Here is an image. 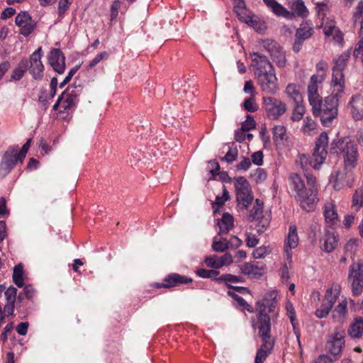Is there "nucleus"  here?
I'll return each instance as SVG.
<instances>
[{
    "label": "nucleus",
    "mask_w": 363,
    "mask_h": 363,
    "mask_svg": "<svg viewBox=\"0 0 363 363\" xmlns=\"http://www.w3.org/2000/svg\"><path fill=\"white\" fill-rule=\"evenodd\" d=\"M328 144V136L323 132L317 139L313 152L311 156L301 155L299 156L296 163L299 164L306 174H309L307 171L310 167L315 169H319L320 166L325 162L328 155L327 147Z\"/></svg>",
    "instance_id": "nucleus-1"
},
{
    "label": "nucleus",
    "mask_w": 363,
    "mask_h": 363,
    "mask_svg": "<svg viewBox=\"0 0 363 363\" xmlns=\"http://www.w3.org/2000/svg\"><path fill=\"white\" fill-rule=\"evenodd\" d=\"M330 148L333 153L342 158L345 172H350L355 168L359 157L357 145L350 138L333 140Z\"/></svg>",
    "instance_id": "nucleus-2"
},
{
    "label": "nucleus",
    "mask_w": 363,
    "mask_h": 363,
    "mask_svg": "<svg viewBox=\"0 0 363 363\" xmlns=\"http://www.w3.org/2000/svg\"><path fill=\"white\" fill-rule=\"evenodd\" d=\"M343 92H339L338 89L334 87L332 94L325 97L324 102L318 101L316 109L312 108L314 116L320 117L324 126L328 127L338 113L339 99Z\"/></svg>",
    "instance_id": "nucleus-3"
},
{
    "label": "nucleus",
    "mask_w": 363,
    "mask_h": 363,
    "mask_svg": "<svg viewBox=\"0 0 363 363\" xmlns=\"http://www.w3.org/2000/svg\"><path fill=\"white\" fill-rule=\"evenodd\" d=\"M308 189L296 194L295 199L301 208L306 211H312L318 201V189L315 187L316 179L312 174H306Z\"/></svg>",
    "instance_id": "nucleus-4"
},
{
    "label": "nucleus",
    "mask_w": 363,
    "mask_h": 363,
    "mask_svg": "<svg viewBox=\"0 0 363 363\" xmlns=\"http://www.w3.org/2000/svg\"><path fill=\"white\" fill-rule=\"evenodd\" d=\"M258 329V334L262 338V344L261 347L257 350L255 363H262L272 352L274 348V340L270 335L271 327L268 325V318L263 316L260 318V326H256Z\"/></svg>",
    "instance_id": "nucleus-5"
},
{
    "label": "nucleus",
    "mask_w": 363,
    "mask_h": 363,
    "mask_svg": "<svg viewBox=\"0 0 363 363\" xmlns=\"http://www.w3.org/2000/svg\"><path fill=\"white\" fill-rule=\"evenodd\" d=\"M277 291H270L267 292L262 301L256 303L257 311V320L255 321L252 320V327L260 326V318L265 316L268 318V325L271 327L270 318L266 312V309L268 308V312L272 313L276 307L277 302Z\"/></svg>",
    "instance_id": "nucleus-6"
},
{
    "label": "nucleus",
    "mask_w": 363,
    "mask_h": 363,
    "mask_svg": "<svg viewBox=\"0 0 363 363\" xmlns=\"http://www.w3.org/2000/svg\"><path fill=\"white\" fill-rule=\"evenodd\" d=\"M350 54L346 52L340 55L337 59L335 60L333 68V79L332 84L333 87L338 89L339 92H343L345 88V80L343 75V70L346 67V63L350 58Z\"/></svg>",
    "instance_id": "nucleus-7"
},
{
    "label": "nucleus",
    "mask_w": 363,
    "mask_h": 363,
    "mask_svg": "<svg viewBox=\"0 0 363 363\" xmlns=\"http://www.w3.org/2000/svg\"><path fill=\"white\" fill-rule=\"evenodd\" d=\"M262 101L263 107L270 119L277 120L286 111V105L279 99L272 96H264Z\"/></svg>",
    "instance_id": "nucleus-8"
},
{
    "label": "nucleus",
    "mask_w": 363,
    "mask_h": 363,
    "mask_svg": "<svg viewBox=\"0 0 363 363\" xmlns=\"http://www.w3.org/2000/svg\"><path fill=\"white\" fill-rule=\"evenodd\" d=\"M348 278L352 282L353 295L359 296L363 289V265L360 262L350 267Z\"/></svg>",
    "instance_id": "nucleus-9"
},
{
    "label": "nucleus",
    "mask_w": 363,
    "mask_h": 363,
    "mask_svg": "<svg viewBox=\"0 0 363 363\" xmlns=\"http://www.w3.org/2000/svg\"><path fill=\"white\" fill-rule=\"evenodd\" d=\"M345 330L341 328H336L333 335L326 343L328 352L334 357L340 354L345 345Z\"/></svg>",
    "instance_id": "nucleus-10"
},
{
    "label": "nucleus",
    "mask_w": 363,
    "mask_h": 363,
    "mask_svg": "<svg viewBox=\"0 0 363 363\" xmlns=\"http://www.w3.org/2000/svg\"><path fill=\"white\" fill-rule=\"evenodd\" d=\"M261 90L266 94H274L279 90L275 71L261 74L256 77Z\"/></svg>",
    "instance_id": "nucleus-11"
},
{
    "label": "nucleus",
    "mask_w": 363,
    "mask_h": 363,
    "mask_svg": "<svg viewBox=\"0 0 363 363\" xmlns=\"http://www.w3.org/2000/svg\"><path fill=\"white\" fill-rule=\"evenodd\" d=\"M263 47L269 53L272 59L278 67H284L285 66V53L276 41L269 39L265 40L263 41Z\"/></svg>",
    "instance_id": "nucleus-12"
},
{
    "label": "nucleus",
    "mask_w": 363,
    "mask_h": 363,
    "mask_svg": "<svg viewBox=\"0 0 363 363\" xmlns=\"http://www.w3.org/2000/svg\"><path fill=\"white\" fill-rule=\"evenodd\" d=\"M250 56L252 57V67L254 68L256 77L261 74H267L274 71L272 63L265 55L254 52L250 54Z\"/></svg>",
    "instance_id": "nucleus-13"
},
{
    "label": "nucleus",
    "mask_w": 363,
    "mask_h": 363,
    "mask_svg": "<svg viewBox=\"0 0 363 363\" xmlns=\"http://www.w3.org/2000/svg\"><path fill=\"white\" fill-rule=\"evenodd\" d=\"M325 79V74H313L311 77L308 86V97L310 105L312 108L316 109L317 103L321 101V97L318 94V84H321Z\"/></svg>",
    "instance_id": "nucleus-14"
},
{
    "label": "nucleus",
    "mask_w": 363,
    "mask_h": 363,
    "mask_svg": "<svg viewBox=\"0 0 363 363\" xmlns=\"http://www.w3.org/2000/svg\"><path fill=\"white\" fill-rule=\"evenodd\" d=\"M42 48L39 47L29 58L30 66L29 72L33 78L36 80H40L43 77L44 65L41 61Z\"/></svg>",
    "instance_id": "nucleus-15"
},
{
    "label": "nucleus",
    "mask_w": 363,
    "mask_h": 363,
    "mask_svg": "<svg viewBox=\"0 0 363 363\" xmlns=\"http://www.w3.org/2000/svg\"><path fill=\"white\" fill-rule=\"evenodd\" d=\"M79 90L76 88L72 90L67 89L59 97H62L60 113L68 112L74 108L79 101Z\"/></svg>",
    "instance_id": "nucleus-16"
},
{
    "label": "nucleus",
    "mask_w": 363,
    "mask_h": 363,
    "mask_svg": "<svg viewBox=\"0 0 363 363\" xmlns=\"http://www.w3.org/2000/svg\"><path fill=\"white\" fill-rule=\"evenodd\" d=\"M49 64L58 74H62L65 69V57L61 50L52 48L48 57Z\"/></svg>",
    "instance_id": "nucleus-17"
},
{
    "label": "nucleus",
    "mask_w": 363,
    "mask_h": 363,
    "mask_svg": "<svg viewBox=\"0 0 363 363\" xmlns=\"http://www.w3.org/2000/svg\"><path fill=\"white\" fill-rule=\"evenodd\" d=\"M312 27L308 24H301L296 32L293 50L295 52H298L301 49L303 42L308 39L312 35Z\"/></svg>",
    "instance_id": "nucleus-18"
},
{
    "label": "nucleus",
    "mask_w": 363,
    "mask_h": 363,
    "mask_svg": "<svg viewBox=\"0 0 363 363\" xmlns=\"http://www.w3.org/2000/svg\"><path fill=\"white\" fill-rule=\"evenodd\" d=\"M193 281L191 278L182 276L177 273L169 274L162 284H157L158 288H171L179 286L180 284H187Z\"/></svg>",
    "instance_id": "nucleus-19"
},
{
    "label": "nucleus",
    "mask_w": 363,
    "mask_h": 363,
    "mask_svg": "<svg viewBox=\"0 0 363 363\" xmlns=\"http://www.w3.org/2000/svg\"><path fill=\"white\" fill-rule=\"evenodd\" d=\"M31 18L26 12L19 13L15 19L16 24L20 28V33L28 36L33 30L34 26L31 23Z\"/></svg>",
    "instance_id": "nucleus-20"
},
{
    "label": "nucleus",
    "mask_w": 363,
    "mask_h": 363,
    "mask_svg": "<svg viewBox=\"0 0 363 363\" xmlns=\"http://www.w3.org/2000/svg\"><path fill=\"white\" fill-rule=\"evenodd\" d=\"M298 243V237L297 234V230L295 225H290L288 237L285 242V253L287 259L291 262L292 258L291 249H294L297 247Z\"/></svg>",
    "instance_id": "nucleus-21"
},
{
    "label": "nucleus",
    "mask_w": 363,
    "mask_h": 363,
    "mask_svg": "<svg viewBox=\"0 0 363 363\" xmlns=\"http://www.w3.org/2000/svg\"><path fill=\"white\" fill-rule=\"evenodd\" d=\"M320 242L323 251L331 252L337 245V238L334 232L325 229Z\"/></svg>",
    "instance_id": "nucleus-22"
},
{
    "label": "nucleus",
    "mask_w": 363,
    "mask_h": 363,
    "mask_svg": "<svg viewBox=\"0 0 363 363\" xmlns=\"http://www.w3.org/2000/svg\"><path fill=\"white\" fill-rule=\"evenodd\" d=\"M289 6L291 19L296 16L306 18L308 16V10L303 0H290L289 1Z\"/></svg>",
    "instance_id": "nucleus-23"
},
{
    "label": "nucleus",
    "mask_w": 363,
    "mask_h": 363,
    "mask_svg": "<svg viewBox=\"0 0 363 363\" xmlns=\"http://www.w3.org/2000/svg\"><path fill=\"white\" fill-rule=\"evenodd\" d=\"M323 214L325 222L330 226L335 225L338 221V215L336 206L333 201H328L325 203L323 206Z\"/></svg>",
    "instance_id": "nucleus-24"
},
{
    "label": "nucleus",
    "mask_w": 363,
    "mask_h": 363,
    "mask_svg": "<svg viewBox=\"0 0 363 363\" xmlns=\"http://www.w3.org/2000/svg\"><path fill=\"white\" fill-rule=\"evenodd\" d=\"M263 1L275 15L284 17L286 19H291V15L289 13V11L276 0H263Z\"/></svg>",
    "instance_id": "nucleus-25"
},
{
    "label": "nucleus",
    "mask_w": 363,
    "mask_h": 363,
    "mask_svg": "<svg viewBox=\"0 0 363 363\" xmlns=\"http://www.w3.org/2000/svg\"><path fill=\"white\" fill-rule=\"evenodd\" d=\"M264 269L263 265H260L259 262H246L240 266V270L242 274L247 275H253L255 277L262 274L261 270Z\"/></svg>",
    "instance_id": "nucleus-26"
},
{
    "label": "nucleus",
    "mask_w": 363,
    "mask_h": 363,
    "mask_svg": "<svg viewBox=\"0 0 363 363\" xmlns=\"http://www.w3.org/2000/svg\"><path fill=\"white\" fill-rule=\"evenodd\" d=\"M1 161L13 169L17 162H20V158L17 155V147H9L4 154Z\"/></svg>",
    "instance_id": "nucleus-27"
},
{
    "label": "nucleus",
    "mask_w": 363,
    "mask_h": 363,
    "mask_svg": "<svg viewBox=\"0 0 363 363\" xmlns=\"http://www.w3.org/2000/svg\"><path fill=\"white\" fill-rule=\"evenodd\" d=\"M218 225L219 227L218 234H227L233 227V217L228 213L223 214L220 220H218Z\"/></svg>",
    "instance_id": "nucleus-28"
},
{
    "label": "nucleus",
    "mask_w": 363,
    "mask_h": 363,
    "mask_svg": "<svg viewBox=\"0 0 363 363\" xmlns=\"http://www.w3.org/2000/svg\"><path fill=\"white\" fill-rule=\"evenodd\" d=\"M347 333L352 338L361 337L363 335V318H356L350 325Z\"/></svg>",
    "instance_id": "nucleus-29"
},
{
    "label": "nucleus",
    "mask_w": 363,
    "mask_h": 363,
    "mask_svg": "<svg viewBox=\"0 0 363 363\" xmlns=\"http://www.w3.org/2000/svg\"><path fill=\"white\" fill-rule=\"evenodd\" d=\"M28 61L26 59H23L18 63V67L15 68L11 74L9 82L18 81L23 78L26 70L28 68Z\"/></svg>",
    "instance_id": "nucleus-30"
},
{
    "label": "nucleus",
    "mask_w": 363,
    "mask_h": 363,
    "mask_svg": "<svg viewBox=\"0 0 363 363\" xmlns=\"http://www.w3.org/2000/svg\"><path fill=\"white\" fill-rule=\"evenodd\" d=\"M285 93L287 96L294 101V104L303 102V97L299 91L298 87L295 84H289L287 85Z\"/></svg>",
    "instance_id": "nucleus-31"
},
{
    "label": "nucleus",
    "mask_w": 363,
    "mask_h": 363,
    "mask_svg": "<svg viewBox=\"0 0 363 363\" xmlns=\"http://www.w3.org/2000/svg\"><path fill=\"white\" fill-rule=\"evenodd\" d=\"M236 199L238 206L243 209H246L253 201V196L251 191L241 192L236 194Z\"/></svg>",
    "instance_id": "nucleus-32"
},
{
    "label": "nucleus",
    "mask_w": 363,
    "mask_h": 363,
    "mask_svg": "<svg viewBox=\"0 0 363 363\" xmlns=\"http://www.w3.org/2000/svg\"><path fill=\"white\" fill-rule=\"evenodd\" d=\"M347 314V303L346 301H342L335 308L333 311V318L338 322L343 320Z\"/></svg>",
    "instance_id": "nucleus-33"
},
{
    "label": "nucleus",
    "mask_w": 363,
    "mask_h": 363,
    "mask_svg": "<svg viewBox=\"0 0 363 363\" xmlns=\"http://www.w3.org/2000/svg\"><path fill=\"white\" fill-rule=\"evenodd\" d=\"M360 96L359 95L353 96L350 102V112L352 118L356 121H359L363 118V111L355 106V103L359 101Z\"/></svg>",
    "instance_id": "nucleus-34"
},
{
    "label": "nucleus",
    "mask_w": 363,
    "mask_h": 363,
    "mask_svg": "<svg viewBox=\"0 0 363 363\" xmlns=\"http://www.w3.org/2000/svg\"><path fill=\"white\" fill-rule=\"evenodd\" d=\"M289 180L291 182V188L296 192V194H298L306 189L303 181L298 174L295 173L291 174L289 177Z\"/></svg>",
    "instance_id": "nucleus-35"
},
{
    "label": "nucleus",
    "mask_w": 363,
    "mask_h": 363,
    "mask_svg": "<svg viewBox=\"0 0 363 363\" xmlns=\"http://www.w3.org/2000/svg\"><path fill=\"white\" fill-rule=\"evenodd\" d=\"M340 294L339 288H335V290L333 288L328 289L325 294V298L323 300V303L327 304V306L333 308L334 303L336 302L337 297Z\"/></svg>",
    "instance_id": "nucleus-36"
},
{
    "label": "nucleus",
    "mask_w": 363,
    "mask_h": 363,
    "mask_svg": "<svg viewBox=\"0 0 363 363\" xmlns=\"http://www.w3.org/2000/svg\"><path fill=\"white\" fill-rule=\"evenodd\" d=\"M23 274V266L20 263L14 267L12 277L13 282L18 287H22L24 285Z\"/></svg>",
    "instance_id": "nucleus-37"
},
{
    "label": "nucleus",
    "mask_w": 363,
    "mask_h": 363,
    "mask_svg": "<svg viewBox=\"0 0 363 363\" xmlns=\"http://www.w3.org/2000/svg\"><path fill=\"white\" fill-rule=\"evenodd\" d=\"M234 185L236 194L241 192H247L251 191L250 184L244 177H238L235 178Z\"/></svg>",
    "instance_id": "nucleus-38"
},
{
    "label": "nucleus",
    "mask_w": 363,
    "mask_h": 363,
    "mask_svg": "<svg viewBox=\"0 0 363 363\" xmlns=\"http://www.w3.org/2000/svg\"><path fill=\"white\" fill-rule=\"evenodd\" d=\"M363 206V187L355 191L352 196V208L359 211Z\"/></svg>",
    "instance_id": "nucleus-39"
},
{
    "label": "nucleus",
    "mask_w": 363,
    "mask_h": 363,
    "mask_svg": "<svg viewBox=\"0 0 363 363\" xmlns=\"http://www.w3.org/2000/svg\"><path fill=\"white\" fill-rule=\"evenodd\" d=\"M263 203L256 199L255 203L250 211L249 218L252 220H258L262 217Z\"/></svg>",
    "instance_id": "nucleus-40"
},
{
    "label": "nucleus",
    "mask_w": 363,
    "mask_h": 363,
    "mask_svg": "<svg viewBox=\"0 0 363 363\" xmlns=\"http://www.w3.org/2000/svg\"><path fill=\"white\" fill-rule=\"evenodd\" d=\"M228 150L225 155L221 159L222 161H225L228 164L233 163L236 160L238 156V150L237 146L233 143L231 145H228Z\"/></svg>",
    "instance_id": "nucleus-41"
},
{
    "label": "nucleus",
    "mask_w": 363,
    "mask_h": 363,
    "mask_svg": "<svg viewBox=\"0 0 363 363\" xmlns=\"http://www.w3.org/2000/svg\"><path fill=\"white\" fill-rule=\"evenodd\" d=\"M305 113V106L303 105V102L295 104L291 119L293 121H299L303 118Z\"/></svg>",
    "instance_id": "nucleus-42"
},
{
    "label": "nucleus",
    "mask_w": 363,
    "mask_h": 363,
    "mask_svg": "<svg viewBox=\"0 0 363 363\" xmlns=\"http://www.w3.org/2000/svg\"><path fill=\"white\" fill-rule=\"evenodd\" d=\"M316 128L315 122L310 117H306L303 119V125L302 127V130L304 133L311 135Z\"/></svg>",
    "instance_id": "nucleus-43"
},
{
    "label": "nucleus",
    "mask_w": 363,
    "mask_h": 363,
    "mask_svg": "<svg viewBox=\"0 0 363 363\" xmlns=\"http://www.w3.org/2000/svg\"><path fill=\"white\" fill-rule=\"evenodd\" d=\"M212 248L215 252H223L228 249V240L221 238L220 240H214L212 244Z\"/></svg>",
    "instance_id": "nucleus-44"
},
{
    "label": "nucleus",
    "mask_w": 363,
    "mask_h": 363,
    "mask_svg": "<svg viewBox=\"0 0 363 363\" xmlns=\"http://www.w3.org/2000/svg\"><path fill=\"white\" fill-rule=\"evenodd\" d=\"M215 281L218 283H220V282L238 283V282L242 281V278L238 276H235V275H233V274H223L220 277H218L217 279H215Z\"/></svg>",
    "instance_id": "nucleus-45"
},
{
    "label": "nucleus",
    "mask_w": 363,
    "mask_h": 363,
    "mask_svg": "<svg viewBox=\"0 0 363 363\" xmlns=\"http://www.w3.org/2000/svg\"><path fill=\"white\" fill-rule=\"evenodd\" d=\"M286 137V129L282 125H275L273 128V139L274 141H282Z\"/></svg>",
    "instance_id": "nucleus-46"
},
{
    "label": "nucleus",
    "mask_w": 363,
    "mask_h": 363,
    "mask_svg": "<svg viewBox=\"0 0 363 363\" xmlns=\"http://www.w3.org/2000/svg\"><path fill=\"white\" fill-rule=\"evenodd\" d=\"M196 274L201 278H211L215 279L219 274V272L215 269H206L202 268L196 271Z\"/></svg>",
    "instance_id": "nucleus-47"
},
{
    "label": "nucleus",
    "mask_w": 363,
    "mask_h": 363,
    "mask_svg": "<svg viewBox=\"0 0 363 363\" xmlns=\"http://www.w3.org/2000/svg\"><path fill=\"white\" fill-rule=\"evenodd\" d=\"M244 108L248 112H255L258 110V105L255 101V96L246 99L243 103Z\"/></svg>",
    "instance_id": "nucleus-48"
},
{
    "label": "nucleus",
    "mask_w": 363,
    "mask_h": 363,
    "mask_svg": "<svg viewBox=\"0 0 363 363\" xmlns=\"http://www.w3.org/2000/svg\"><path fill=\"white\" fill-rule=\"evenodd\" d=\"M267 172L264 169L257 168L256 170L251 174V177L257 183H262L267 179Z\"/></svg>",
    "instance_id": "nucleus-49"
},
{
    "label": "nucleus",
    "mask_w": 363,
    "mask_h": 363,
    "mask_svg": "<svg viewBox=\"0 0 363 363\" xmlns=\"http://www.w3.org/2000/svg\"><path fill=\"white\" fill-rule=\"evenodd\" d=\"M256 123L251 116L248 115L247 116V119L242 123L240 130H242L244 131H249L250 130H252L255 128Z\"/></svg>",
    "instance_id": "nucleus-50"
},
{
    "label": "nucleus",
    "mask_w": 363,
    "mask_h": 363,
    "mask_svg": "<svg viewBox=\"0 0 363 363\" xmlns=\"http://www.w3.org/2000/svg\"><path fill=\"white\" fill-rule=\"evenodd\" d=\"M31 139H29L21 147V150L18 151V146H14L13 147H17V155L18 158H20V162L22 163L28 151V149L30 146Z\"/></svg>",
    "instance_id": "nucleus-51"
},
{
    "label": "nucleus",
    "mask_w": 363,
    "mask_h": 363,
    "mask_svg": "<svg viewBox=\"0 0 363 363\" xmlns=\"http://www.w3.org/2000/svg\"><path fill=\"white\" fill-rule=\"evenodd\" d=\"M219 257L216 255L210 256L206 258L205 263L206 265L213 269H220Z\"/></svg>",
    "instance_id": "nucleus-52"
},
{
    "label": "nucleus",
    "mask_w": 363,
    "mask_h": 363,
    "mask_svg": "<svg viewBox=\"0 0 363 363\" xmlns=\"http://www.w3.org/2000/svg\"><path fill=\"white\" fill-rule=\"evenodd\" d=\"M72 3V0H60L58 3V14L62 17L65 12L68 10L69 5Z\"/></svg>",
    "instance_id": "nucleus-53"
},
{
    "label": "nucleus",
    "mask_w": 363,
    "mask_h": 363,
    "mask_svg": "<svg viewBox=\"0 0 363 363\" xmlns=\"http://www.w3.org/2000/svg\"><path fill=\"white\" fill-rule=\"evenodd\" d=\"M7 302H15L17 295V289L14 286H9L4 292Z\"/></svg>",
    "instance_id": "nucleus-54"
},
{
    "label": "nucleus",
    "mask_w": 363,
    "mask_h": 363,
    "mask_svg": "<svg viewBox=\"0 0 363 363\" xmlns=\"http://www.w3.org/2000/svg\"><path fill=\"white\" fill-rule=\"evenodd\" d=\"M332 308L323 302L321 306L315 311V315L319 318L326 317Z\"/></svg>",
    "instance_id": "nucleus-55"
},
{
    "label": "nucleus",
    "mask_w": 363,
    "mask_h": 363,
    "mask_svg": "<svg viewBox=\"0 0 363 363\" xmlns=\"http://www.w3.org/2000/svg\"><path fill=\"white\" fill-rule=\"evenodd\" d=\"M269 250L266 247H259L253 251L252 255L255 259L264 258L269 253Z\"/></svg>",
    "instance_id": "nucleus-56"
},
{
    "label": "nucleus",
    "mask_w": 363,
    "mask_h": 363,
    "mask_svg": "<svg viewBox=\"0 0 363 363\" xmlns=\"http://www.w3.org/2000/svg\"><path fill=\"white\" fill-rule=\"evenodd\" d=\"M108 52L106 51L99 53L89 63L88 67L91 68L99 64L102 60L108 58Z\"/></svg>",
    "instance_id": "nucleus-57"
},
{
    "label": "nucleus",
    "mask_w": 363,
    "mask_h": 363,
    "mask_svg": "<svg viewBox=\"0 0 363 363\" xmlns=\"http://www.w3.org/2000/svg\"><path fill=\"white\" fill-rule=\"evenodd\" d=\"M251 161L248 157H243L242 160L236 164V169L240 171H247L251 166Z\"/></svg>",
    "instance_id": "nucleus-58"
},
{
    "label": "nucleus",
    "mask_w": 363,
    "mask_h": 363,
    "mask_svg": "<svg viewBox=\"0 0 363 363\" xmlns=\"http://www.w3.org/2000/svg\"><path fill=\"white\" fill-rule=\"evenodd\" d=\"M286 309L289 313L290 321L293 325L294 329H295V327H296V325L297 324V323H296L295 310L291 303H287Z\"/></svg>",
    "instance_id": "nucleus-59"
},
{
    "label": "nucleus",
    "mask_w": 363,
    "mask_h": 363,
    "mask_svg": "<svg viewBox=\"0 0 363 363\" xmlns=\"http://www.w3.org/2000/svg\"><path fill=\"white\" fill-rule=\"evenodd\" d=\"M243 91L246 94H250V96H255L257 94L253 83L251 80L245 82Z\"/></svg>",
    "instance_id": "nucleus-60"
},
{
    "label": "nucleus",
    "mask_w": 363,
    "mask_h": 363,
    "mask_svg": "<svg viewBox=\"0 0 363 363\" xmlns=\"http://www.w3.org/2000/svg\"><path fill=\"white\" fill-rule=\"evenodd\" d=\"M362 16H363V1H360L356 7V11L353 15V19H354V23H356L357 21L358 20H359Z\"/></svg>",
    "instance_id": "nucleus-61"
},
{
    "label": "nucleus",
    "mask_w": 363,
    "mask_h": 363,
    "mask_svg": "<svg viewBox=\"0 0 363 363\" xmlns=\"http://www.w3.org/2000/svg\"><path fill=\"white\" fill-rule=\"evenodd\" d=\"M316 9L318 17L323 18L325 16L326 12L328 9V5L324 3H318L316 4Z\"/></svg>",
    "instance_id": "nucleus-62"
},
{
    "label": "nucleus",
    "mask_w": 363,
    "mask_h": 363,
    "mask_svg": "<svg viewBox=\"0 0 363 363\" xmlns=\"http://www.w3.org/2000/svg\"><path fill=\"white\" fill-rule=\"evenodd\" d=\"M252 161L256 165H262L263 162V153L262 151H257L252 155Z\"/></svg>",
    "instance_id": "nucleus-63"
},
{
    "label": "nucleus",
    "mask_w": 363,
    "mask_h": 363,
    "mask_svg": "<svg viewBox=\"0 0 363 363\" xmlns=\"http://www.w3.org/2000/svg\"><path fill=\"white\" fill-rule=\"evenodd\" d=\"M219 263L220 264V268L223 266H227L233 262V257L229 253H225L220 257H219Z\"/></svg>",
    "instance_id": "nucleus-64"
}]
</instances>
